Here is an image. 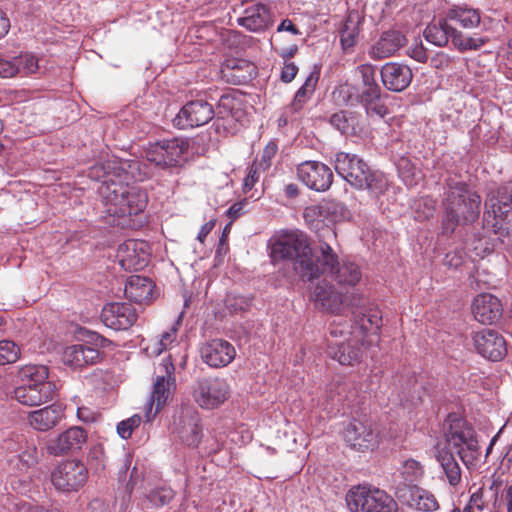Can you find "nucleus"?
<instances>
[{"label": "nucleus", "instance_id": "nucleus-1", "mask_svg": "<svg viewBox=\"0 0 512 512\" xmlns=\"http://www.w3.org/2000/svg\"><path fill=\"white\" fill-rule=\"evenodd\" d=\"M319 255H314L308 237L291 231L280 235L271 247V257L276 261L291 262L295 275L303 281H313L321 274H329L338 285L354 287L362 278L359 266L354 262H339L337 253L332 248L337 233L334 228L323 225L317 230Z\"/></svg>", "mask_w": 512, "mask_h": 512}, {"label": "nucleus", "instance_id": "nucleus-2", "mask_svg": "<svg viewBox=\"0 0 512 512\" xmlns=\"http://www.w3.org/2000/svg\"><path fill=\"white\" fill-rule=\"evenodd\" d=\"M127 174L119 180L105 181L98 188L106 212L119 217L138 215L142 212L148 201L147 194L137 186L123 184Z\"/></svg>", "mask_w": 512, "mask_h": 512}, {"label": "nucleus", "instance_id": "nucleus-3", "mask_svg": "<svg viewBox=\"0 0 512 512\" xmlns=\"http://www.w3.org/2000/svg\"><path fill=\"white\" fill-rule=\"evenodd\" d=\"M481 198L462 182L450 187L445 202L442 224L445 233H453L459 225L476 221L480 214Z\"/></svg>", "mask_w": 512, "mask_h": 512}, {"label": "nucleus", "instance_id": "nucleus-4", "mask_svg": "<svg viewBox=\"0 0 512 512\" xmlns=\"http://www.w3.org/2000/svg\"><path fill=\"white\" fill-rule=\"evenodd\" d=\"M334 168L339 176L351 186L368 190L372 195L383 194L388 187L387 178L379 172H373L357 155L340 152L335 155Z\"/></svg>", "mask_w": 512, "mask_h": 512}, {"label": "nucleus", "instance_id": "nucleus-5", "mask_svg": "<svg viewBox=\"0 0 512 512\" xmlns=\"http://www.w3.org/2000/svg\"><path fill=\"white\" fill-rule=\"evenodd\" d=\"M351 512H397L396 501L386 491L371 485L353 486L346 494Z\"/></svg>", "mask_w": 512, "mask_h": 512}, {"label": "nucleus", "instance_id": "nucleus-6", "mask_svg": "<svg viewBox=\"0 0 512 512\" xmlns=\"http://www.w3.org/2000/svg\"><path fill=\"white\" fill-rule=\"evenodd\" d=\"M485 223L495 234L509 236L512 232V186L501 187L485 202Z\"/></svg>", "mask_w": 512, "mask_h": 512}, {"label": "nucleus", "instance_id": "nucleus-7", "mask_svg": "<svg viewBox=\"0 0 512 512\" xmlns=\"http://www.w3.org/2000/svg\"><path fill=\"white\" fill-rule=\"evenodd\" d=\"M158 370L159 374L156 377L150 401L146 404L145 417L147 421H150L160 411L170 395L171 388L175 385V367L171 355L162 360Z\"/></svg>", "mask_w": 512, "mask_h": 512}, {"label": "nucleus", "instance_id": "nucleus-8", "mask_svg": "<svg viewBox=\"0 0 512 512\" xmlns=\"http://www.w3.org/2000/svg\"><path fill=\"white\" fill-rule=\"evenodd\" d=\"M189 143L186 139L172 138L150 144L145 151L146 159L161 167H175L187 153Z\"/></svg>", "mask_w": 512, "mask_h": 512}, {"label": "nucleus", "instance_id": "nucleus-9", "mask_svg": "<svg viewBox=\"0 0 512 512\" xmlns=\"http://www.w3.org/2000/svg\"><path fill=\"white\" fill-rule=\"evenodd\" d=\"M442 447L454 451L465 462V452L478 449L474 429L464 419L454 418L450 420L449 428L445 432V445H442Z\"/></svg>", "mask_w": 512, "mask_h": 512}, {"label": "nucleus", "instance_id": "nucleus-10", "mask_svg": "<svg viewBox=\"0 0 512 512\" xmlns=\"http://www.w3.org/2000/svg\"><path fill=\"white\" fill-rule=\"evenodd\" d=\"M230 395L228 382L219 377L199 380L193 391L195 402L204 409H215L222 405Z\"/></svg>", "mask_w": 512, "mask_h": 512}, {"label": "nucleus", "instance_id": "nucleus-11", "mask_svg": "<svg viewBox=\"0 0 512 512\" xmlns=\"http://www.w3.org/2000/svg\"><path fill=\"white\" fill-rule=\"evenodd\" d=\"M87 480V469L76 460L60 463L51 474V481L57 490L71 492L78 490Z\"/></svg>", "mask_w": 512, "mask_h": 512}, {"label": "nucleus", "instance_id": "nucleus-12", "mask_svg": "<svg viewBox=\"0 0 512 512\" xmlns=\"http://www.w3.org/2000/svg\"><path fill=\"white\" fill-rule=\"evenodd\" d=\"M214 115L211 104L203 100H195L185 104L173 122L180 129L194 128L207 124Z\"/></svg>", "mask_w": 512, "mask_h": 512}, {"label": "nucleus", "instance_id": "nucleus-13", "mask_svg": "<svg viewBox=\"0 0 512 512\" xmlns=\"http://www.w3.org/2000/svg\"><path fill=\"white\" fill-rule=\"evenodd\" d=\"M473 345L478 354L491 361L501 360L507 352L505 339L492 329H482L472 335Z\"/></svg>", "mask_w": 512, "mask_h": 512}, {"label": "nucleus", "instance_id": "nucleus-14", "mask_svg": "<svg viewBox=\"0 0 512 512\" xmlns=\"http://www.w3.org/2000/svg\"><path fill=\"white\" fill-rule=\"evenodd\" d=\"M297 175L307 187L315 191H326L333 182L331 169L318 161H305L298 165Z\"/></svg>", "mask_w": 512, "mask_h": 512}, {"label": "nucleus", "instance_id": "nucleus-15", "mask_svg": "<svg viewBox=\"0 0 512 512\" xmlns=\"http://www.w3.org/2000/svg\"><path fill=\"white\" fill-rule=\"evenodd\" d=\"M398 499L418 511L433 512L439 508L435 495L418 485L404 484L396 491Z\"/></svg>", "mask_w": 512, "mask_h": 512}, {"label": "nucleus", "instance_id": "nucleus-16", "mask_svg": "<svg viewBox=\"0 0 512 512\" xmlns=\"http://www.w3.org/2000/svg\"><path fill=\"white\" fill-rule=\"evenodd\" d=\"M200 356L204 363L212 368H222L229 365L236 356L234 346L223 339H213L204 343L200 348Z\"/></svg>", "mask_w": 512, "mask_h": 512}, {"label": "nucleus", "instance_id": "nucleus-17", "mask_svg": "<svg viewBox=\"0 0 512 512\" xmlns=\"http://www.w3.org/2000/svg\"><path fill=\"white\" fill-rule=\"evenodd\" d=\"M136 309L129 303H109L101 312V320L106 327L114 330H126L137 320Z\"/></svg>", "mask_w": 512, "mask_h": 512}, {"label": "nucleus", "instance_id": "nucleus-18", "mask_svg": "<svg viewBox=\"0 0 512 512\" xmlns=\"http://www.w3.org/2000/svg\"><path fill=\"white\" fill-rule=\"evenodd\" d=\"M174 430L180 440L188 446H197L201 440V429L197 412L192 408H183L174 417Z\"/></svg>", "mask_w": 512, "mask_h": 512}, {"label": "nucleus", "instance_id": "nucleus-19", "mask_svg": "<svg viewBox=\"0 0 512 512\" xmlns=\"http://www.w3.org/2000/svg\"><path fill=\"white\" fill-rule=\"evenodd\" d=\"M87 441V432L80 426H73L51 438L46 449L49 454L59 456L82 448Z\"/></svg>", "mask_w": 512, "mask_h": 512}, {"label": "nucleus", "instance_id": "nucleus-20", "mask_svg": "<svg viewBox=\"0 0 512 512\" xmlns=\"http://www.w3.org/2000/svg\"><path fill=\"white\" fill-rule=\"evenodd\" d=\"M344 438L357 451L372 450L378 443V434L372 425L358 420L346 427Z\"/></svg>", "mask_w": 512, "mask_h": 512}, {"label": "nucleus", "instance_id": "nucleus-21", "mask_svg": "<svg viewBox=\"0 0 512 512\" xmlns=\"http://www.w3.org/2000/svg\"><path fill=\"white\" fill-rule=\"evenodd\" d=\"M380 75L384 87L393 92L404 91L413 79L411 68L398 62H388L383 65Z\"/></svg>", "mask_w": 512, "mask_h": 512}, {"label": "nucleus", "instance_id": "nucleus-22", "mask_svg": "<svg viewBox=\"0 0 512 512\" xmlns=\"http://www.w3.org/2000/svg\"><path fill=\"white\" fill-rule=\"evenodd\" d=\"M118 256L122 266L128 269L141 270L149 262L148 244L145 241L127 240L119 246Z\"/></svg>", "mask_w": 512, "mask_h": 512}, {"label": "nucleus", "instance_id": "nucleus-23", "mask_svg": "<svg viewBox=\"0 0 512 512\" xmlns=\"http://www.w3.org/2000/svg\"><path fill=\"white\" fill-rule=\"evenodd\" d=\"M312 300L317 308L330 313H340L345 304V297L325 280L315 286Z\"/></svg>", "mask_w": 512, "mask_h": 512}, {"label": "nucleus", "instance_id": "nucleus-24", "mask_svg": "<svg viewBox=\"0 0 512 512\" xmlns=\"http://www.w3.org/2000/svg\"><path fill=\"white\" fill-rule=\"evenodd\" d=\"M475 320L482 324L495 323L503 313L500 300L492 294L483 293L475 297L472 304Z\"/></svg>", "mask_w": 512, "mask_h": 512}, {"label": "nucleus", "instance_id": "nucleus-25", "mask_svg": "<svg viewBox=\"0 0 512 512\" xmlns=\"http://www.w3.org/2000/svg\"><path fill=\"white\" fill-rule=\"evenodd\" d=\"M101 353L86 344H75L63 352V362L71 368L83 369L100 361Z\"/></svg>", "mask_w": 512, "mask_h": 512}, {"label": "nucleus", "instance_id": "nucleus-26", "mask_svg": "<svg viewBox=\"0 0 512 512\" xmlns=\"http://www.w3.org/2000/svg\"><path fill=\"white\" fill-rule=\"evenodd\" d=\"M406 43L405 36L397 30L385 31L379 40L369 49V56L381 60L394 55Z\"/></svg>", "mask_w": 512, "mask_h": 512}, {"label": "nucleus", "instance_id": "nucleus-27", "mask_svg": "<svg viewBox=\"0 0 512 512\" xmlns=\"http://www.w3.org/2000/svg\"><path fill=\"white\" fill-rule=\"evenodd\" d=\"M55 384L19 386L14 390L15 399L23 405L37 406L50 401L55 395Z\"/></svg>", "mask_w": 512, "mask_h": 512}, {"label": "nucleus", "instance_id": "nucleus-28", "mask_svg": "<svg viewBox=\"0 0 512 512\" xmlns=\"http://www.w3.org/2000/svg\"><path fill=\"white\" fill-rule=\"evenodd\" d=\"M238 24L252 32L267 29L271 24L268 8L263 4H255L245 9L244 15L238 18Z\"/></svg>", "mask_w": 512, "mask_h": 512}, {"label": "nucleus", "instance_id": "nucleus-29", "mask_svg": "<svg viewBox=\"0 0 512 512\" xmlns=\"http://www.w3.org/2000/svg\"><path fill=\"white\" fill-rule=\"evenodd\" d=\"M63 415L62 407L57 404H52L30 412L28 420L34 429L39 431H48L59 423Z\"/></svg>", "mask_w": 512, "mask_h": 512}, {"label": "nucleus", "instance_id": "nucleus-30", "mask_svg": "<svg viewBox=\"0 0 512 512\" xmlns=\"http://www.w3.org/2000/svg\"><path fill=\"white\" fill-rule=\"evenodd\" d=\"M434 453L448 483L453 487L457 486L461 482L462 471L459 463L453 455V452L447 447H442L441 443H438L435 446Z\"/></svg>", "mask_w": 512, "mask_h": 512}, {"label": "nucleus", "instance_id": "nucleus-31", "mask_svg": "<svg viewBox=\"0 0 512 512\" xmlns=\"http://www.w3.org/2000/svg\"><path fill=\"white\" fill-rule=\"evenodd\" d=\"M357 342L352 343L351 339H347V342L330 340L328 354L342 365H352L358 362L361 356L360 347L356 345Z\"/></svg>", "mask_w": 512, "mask_h": 512}, {"label": "nucleus", "instance_id": "nucleus-32", "mask_svg": "<svg viewBox=\"0 0 512 512\" xmlns=\"http://www.w3.org/2000/svg\"><path fill=\"white\" fill-rule=\"evenodd\" d=\"M221 72L227 82L240 85L253 78L255 66L245 60H229L223 66Z\"/></svg>", "mask_w": 512, "mask_h": 512}, {"label": "nucleus", "instance_id": "nucleus-33", "mask_svg": "<svg viewBox=\"0 0 512 512\" xmlns=\"http://www.w3.org/2000/svg\"><path fill=\"white\" fill-rule=\"evenodd\" d=\"M153 282L139 275L130 276L126 282L124 292L126 297L136 303L149 301L152 297Z\"/></svg>", "mask_w": 512, "mask_h": 512}, {"label": "nucleus", "instance_id": "nucleus-34", "mask_svg": "<svg viewBox=\"0 0 512 512\" xmlns=\"http://www.w3.org/2000/svg\"><path fill=\"white\" fill-rule=\"evenodd\" d=\"M127 163H120L116 160H108L93 165L89 169L88 176L97 181H101L103 184L105 181L119 180L123 174H127L125 171V165Z\"/></svg>", "mask_w": 512, "mask_h": 512}, {"label": "nucleus", "instance_id": "nucleus-35", "mask_svg": "<svg viewBox=\"0 0 512 512\" xmlns=\"http://www.w3.org/2000/svg\"><path fill=\"white\" fill-rule=\"evenodd\" d=\"M359 100L368 114L384 117L388 113L387 107L381 102V88L378 84L362 87Z\"/></svg>", "mask_w": 512, "mask_h": 512}, {"label": "nucleus", "instance_id": "nucleus-36", "mask_svg": "<svg viewBox=\"0 0 512 512\" xmlns=\"http://www.w3.org/2000/svg\"><path fill=\"white\" fill-rule=\"evenodd\" d=\"M454 34L456 29L448 23L447 17L429 24L423 31L424 38L438 47L446 46L449 38L453 41Z\"/></svg>", "mask_w": 512, "mask_h": 512}, {"label": "nucleus", "instance_id": "nucleus-37", "mask_svg": "<svg viewBox=\"0 0 512 512\" xmlns=\"http://www.w3.org/2000/svg\"><path fill=\"white\" fill-rule=\"evenodd\" d=\"M363 17L358 11L349 12L343 28L340 30V41L344 50L352 48L358 39Z\"/></svg>", "mask_w": 512, "mask_h": 512}, {"label": "nucleus", "instance_id": "nucleus-38", "mask_svg": "<svg viewBox=\"0 0 512 512\" xmlns=\"http://www.w3.org/2000/svg\"><path fill=\"white\" fill-rule=\"evenodd\" d=\"M330 123L346 135H357L363 131L360 117L348 111H340L333 114L330 118Z\"/></svg>", "mask_w": 512, "mask_h": 512}, {"label": "nucleus", "instance_id": "nucleus-39", "mask_svg": "<svg viewBox=\"0 0 512 512\" xmlns=\"http://www.w3.org/2000/svg\"><path fill=\"white\" fill-rule=\"evenodd\" d=\"M48 368L43 365H25L18 371L20 386H42V384H54L48 381Z\"/></svg>", "mask_w": 512, "mask_h": 512}, {"label": "nucleus", "instance_id": "nucleus-40", "mask_svg": "<svg viewBox=\"0 0 512 512\" xmlns=\"http://www.w3.org/2000/svg\"><path fill=\"white\" fill-rule=\"evenodd\" d=\"M317 80L318 77L314 76V74H310L307 77L305 83L296 92L291 105L287 108V113H296L303 108L308 98L312 95Z\"/></svg>", "mask_w": 512, "mask_h": 512}, {"label": "nucleus", "instance_id": "nucleus-41", "mask_svg": "<svg viewBox=\"0 0 512 512\" xmlns=\"http://www.w3.org/2000/svg\"><path fill=\"white\" fill-rule=\"evenodd\" d=\"M447 19L458 22L463 28L470 29L480 24V15L477 10L468 8H455L449 10Z\"/></svg>", "mask_w": 512, "mask_h": 512}, {"label": "nucleus", "instance_id": "nucleus-42", "mask_svg": "<svg viewBox=\"0 0 512 512\" xmlns=\"http://www.w3.org/2000/svg\"><path fill=\"white\" fill-rule=\"evenodd\" d=\"M177 324L173 325L168 331H165L161 338L158 340H155L154 342L150 343L145 347L146 352L149 355L157 356L159 355L164 349L167 348L168 345L174 342L177 335Z\"/></svg>", "mask_w": 512, "mask_h": 512}, {"label": "nucleus", "instance_id": "nucleus-43", "mask_svg": "<svg viewBox=\"0 0 512 512\" xmlns=\"http://www.w3.org/2000/svg\"><path fill=\"white\" fill-rule=\"evenodd\" d=\"M174 497V492L169 487H159L151 490L146 500L148 502L147 507H160L168 504Z\"/></svg>", "mask_w": 512, "mask_h": 512}, {"label": "nucleus", "instance_id": "nucleus-44", "mask_svg": "<svg viewBox=\"0 0 512 512\" xmlns=\"http://www.w3.org/2000/svg\"><path fill=\"white\" fill-rule=\"evenodd\" d=\"M486 42H487V39H485V38L464 36L460 31H457V30H456V34H454V37H453V44L460 51L478 50Z\"/></svg>", "mask_w": 512, "mask_h": 512}, {"label": "nucleus", "instance_id": "nucleus-45", "mask_svg": "<svg viewBox=\"0 0 512 512\" xmlns=\"http://www.w3.org/2000/svg\"><path fill=\"white\" fill-rule=\"evenodd\" d=\"M381 325V316L378 312L364 314L356 321L355 330L359 335H364L367 332L377 331Z\"/></svg>", "mask_w": 512, "mask_h": 512}, {"label": "nucleus", "instance_id": "nucleus-46", "mask_svg": "<svg viewBox=\"0 0 512 512\" xmlns=\"http://www.w3.org/2000/svg\"><path fill=\"white\" fill-rule=\"evenodd\" d=\"M19 346L11 340L0 341V365L15 363L20 357Z\"/></svg>", "mask_w": 512, "mask_h": 512}, {"label": "nucleus", "instance_id": "nucleus-47", "mask_svg": "<svg viewBox=\"0 0 512 512\" xmlns=\"http://www.w3.org/2000/svg\"><path fill=\"white\" fill-rule=\"evenodd\" d=\"M401 475L406 482L413 483L423 477L424 469L419 461L407 459L402 464Z\"/></svg>", "mask_w": 512, "mask_h": 512}, {"label": "nucleus", "instance_id": "nucleus-48", "mask_svg": "<svg viewBox=\"0 0 512 512\" xmlns=\"http://www.w3.org/2000/svg\"><path fill=\"white\" fill-rule=\"evenodd\" d=\"M15 65L17 67L18 74L30 75L38 71V60L34 55L23 54L14 57Z\"/></svg>", "mask_w": 512, "mask_h": 512}, {"label": "nucleus", "instance_id": "nucleus-49", "mask_svg": "<svg viewBox=\"0 0 512 512\" xmlns=\"http://www.w3.org/2000/svg\"><path fill=\"white\" fill-rule=\"evenodd\" d=\"M397 167H398L399 174L402 177V179L406 185L412 186V185L416 184V182H417L416 172H415V168L412 165V163L410 162V160H408L406 158H401L398 161Z\"/></svg>", "mask_w": 512, "mask_h": 512}, {"label": "nucleus", "instance_id": "nucleus-50", "mask_svg": "<svg viewBox=\"0 0 512 512\" xmlns=\"http://www.w3.org/2000/svg\"><path fill=\"white\" fill-rule=\"evenodd\" d=\"M140 423L141 417L139 415H133L117 425V432L121 438L128 439L131 437L133 430L137 428Z\"/></svg>", "mask_w": 512, "mask_h": 512}, {"label": "nucleus", "instance_id": "nucleus-51", "mask_svg": "<svg viewBox=\"0 0 512 512\" xmlns=\"http://www.w3.org/2000/svg\"><path fill=\"white\" fill-rule=\"evenodd\" d=\"M361 76L362 87L377 84L375 80V67L371 64H362L357 67Z\"/></svg>", "mask_w": 512, "mask_h": 512}, {"label": "nucleus", "instance_id": "nucleus-52", "mask_svg": "<svg viewBox=\"0 0 512 512\" xmlns=\"http://www.w3.org/2000/svg\"><path fill=\"white\" fill-rule=\"evenodd\" d=\"M408 55L420 63H425L428 59L427 50L421 41L409 47Z\"/></svg>", "mask_w": 512, "mask_h": 512}, {"label": "nucleus", "instance_id": "nucleus-53", "mask_svg": "<svg viewBox=\"0 0 512 512\" xmlns=\"http://www.w3.org/2000/svg\"><path fill=\"white\" fill-rule=\"evenodd\" d=\"M249 305V300L243 296H228L227 298V306L234 312L244 311Z\"/></svg>", "mask_w": 512, "mask_h": 512}, {"label": "nucleus", "instance_id": "nucleus-54", "mask_svg": "<svg viewBox=\"0 0 512 512\" xmlns=\"http://www.w3.org/2000/svg\"><path fill=\"white\" fill-rule=\"evenodd\" d=\"M350 328L351 327L348 324L342 325L341 323H333L330 328V335L332 338H334L333 340H337L336 338L338 337H344L345 341H347V335L356 334V330L352 332Z\"/></svg>", "mask_w": 512, "mask_h": 512}, {"label": "nucleus", "instance_id": "nucleus-55", "mask_svg": "<svg viewBox=\"0 0 512 512\" xmlns=\"http://www.w3.org/2000/svg\"><path fill=\"white\" fill-rule=\"evenodd\" d=\"M17 67L14 58L12 60L0 59V76L3 78H10L17 75Z\"/></svg>", "mask_w": 512, "mask_h": 512}, {"label": "nucleus", "instance_id": "nucleus-56", "mask_svg": "<svg viewBox=\"0 0 512 512\" xmlns=\"http://www.w3.org/2000/svg\"><path fill=\"white\" fill-rule=\"evenodd\" d=\"M298 72V67L290 61H284L281 71V80L285 83L291 82Z\"/></svg>", "mask_w": 512, "mask_h": 512}, {"label": "nucleus", "instance_id": "nucleus-57", "mask_svg": "<svg viewBox=\"0 0 512 512\" xmlns=\"http://www.w3.org/2000/svg\"><path fill=\"white\" fill-rule=\"evenodd\" d=\"M23 467H30L37 462V449L34 446L28 447L18 456Z\"/></svg>", "mask_w": 512, "mask_h": 512}, {"label": "nucleus", "instance_id": "nucleus-58", "mask_svg": "<svg viewBox=\"0 0 512 512\" xmlns=\"http://www.w3.org/2000/svg\"><path fill=\"white\" fill-rule=\"evenodd\" d=\"M259 179L258 164L254 163L248 171L246 178L244 179V189L251 190L255 183Z\"/></svg>", "mask_w": 512, "mask_h": 512}, {"label": "nucleus", "instance_id": "nucleus-59", "mask_svg": "<svg viewBox=\"0 0 512 512\" xmlns=\"http://www.w3.org/2000/svg\"><path fill=\"white\" fill-rule=\"evenodd\" d=\"M450 57L444 52H438L431 58V66L436 69H444L448 67Z\"/></svg>", "mask_w": 512, "mask_h": 512}, {"label": "nucleus", "instance_id": "nucleus-60", "mask_svg": "<svg viewBox=\"0 0 512 512\" xmlns=\"http://www.w3.org/2000/svg\"><path fill=\"white\" fill-rule=\"evenodd\" d=\"M277 145L269 143L263 150L262 161L265 163L264 169L270 166V160L276 155Z\"/></svg>", "mask_w": 512, "mask_h": 512}, {"label": "nucleus", "instance_id": "nucleus-61", "mask_svg": "<svg viewBox=\"0 0 512 512\" xmlns=\"http://www.w3.org/2000/svg\"><path fill=\"white\" fill-rule=\"evenodd\" d=\"M277 31L278 32L287 31V32H290L293 35H299L300 34V31L298 30V28L289 19L283 20L280 23V25L278 26Z\"/></svg>", "mask_w": 512, "mask_h": 512}, {"label": "nucleus", "instance_id": "nucleus-62", "mask_svg": "<svg viewBox=\"0 0 512 512\" xmlns=\"http://www.w3.org/2000/svg\"><path fill=\"white\" fill-rule=\"evenodd\" d=\"M10 28V21L6 14L0 10V38L4 37Z\"/></svg>", "mask_w": 512, "mask_h": 512}, {"label": "nucleus", "instance_id": "nucleus-63", "mask_svg": "<svg viewBox=\"0 0 512 512\" xmlns=\"http://www.w3.org/2000/svg\"><path fill=\"white\" fill-rule=\"evenodd\" d=\"M243 207H244V204L241 203V202H238V203H235L233 204L228 210H227V215L231 218V219H236L238 218L241 213H242V210H243Z\"/></svg>", "mask_w": 512, "mask_h": 512}, {"label": "nucleus", "instance_id": "nucleus-64", "mask_svg": "<svg viewBox=\"0 0 512 512\" xmlns=\"http://www.w3.org/2000/svg\"><path fill=\"white\" fill-rule=\"evenodd\" d=\"M470 507H475L478 510L483 509V502H482V493L481 492H475L471 495L469 500Z\"/></svg>", "mask_w": 512, "mask_h": 512}]
</instances>
